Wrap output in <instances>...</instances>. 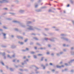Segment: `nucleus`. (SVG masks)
Masks as SVG:
<instances>
[{
  "label": "nucleus",
  "instance_id": "1",
  "mask_svg": "<svg viewBox=\"0 0 74 74\" xmlns=\"http://www.w3.org/2000/svg\"><path fill=\"white\" fill-rule=\"evenodd\" d=\"M27 27H29L27 28V30H33L34 29H36L37 28L36 27H34L33 26L29 25H27Z\"/></svg>",
  "mask_w": 74,
  "mask_h": 74
},
{
  "label": "nucleus",
  "instance_id": "2",
  "mask_svg": "<svg viewBox=\"0 0 74 74\" xmlns=\"http://www.w3.org/2000/svg\"><path fill=\"white\" fill-rule=\"evenodd\" d=\"M61 39L64 41H66L67 42H71V41L69 39L67 38H65V37L62 36L61 37Z\"/></svg>",
  "mask_w": 74,
  "mask_h": 74
},
{
  "label": "nucleus",
  "instance_id": "3",
  "mask_svg": "<svg viewBox=\"0 0 74 74\" xmlns=\"http://www.w3.org/2000/svg\"><path fill=\"white\" fill-rule=\"evenodd\" d=\"M1 34H2L4 39H6L7 38V37H6L7 34H6L4 33L3 32H2L1 34L0 33V35H1Z\"/></svg>",
  "mask_w": 74,
  "mask_h": 74
},
{
  "label": "nucleus",
  "instance_id": "4",
  "mask_svg": "<svg viewBox=\"0 0 74 74\" xmlns=\"http://www.w3.org/2000/svg\"><path fill=\"white\" fill-rule=\"evenodd\" d=\"M0 54L1 55L3 56L4 57V59H6V57L5 56V52H3V53H2L1 52H0Z\"/></svg>",
  "mask_w": 74,
  "mask_h": 74
},
{
  "label": "nucleus",
  "instance_id": "5",
  "mask_svg": "<svg viewBox=\"0 0 74 74\" xmlns=\"http://www.w3.org/2000/svg\"><path fill=\"white\" fill-rule=\"evenodd\" d=\"M19 25H20V26H21L22 27H23L24 28H25V27H26V26L23 24V23H20Z\"/></svg>",
  "mask_w": 74,
  "mask_h": 74
},
{
  "label": "nucleus",
  "instance_id": "6",
  "mask_svg": "<svg viewBox=\"0 0 74 74\" xmlns=\"http://www.w3.org/2000/svg\"><path fill=\"white\" fill-rule=\"evenodd\" d=\"M55 38H49V40L51 42H55V40H54Z\"/></svg>",
  "mask_w": 74,
  "mask_h": 74
},
{
  "label": "nucleus",
  "instance_id": "7",
  "mask_svg": "<svg viewBox=\"0 0 74 74\" xmlns=\"http://www.w3.org/2000/svg\"><path fill=\"white\" fill-rule=\"evenodd\" d=\"M18 12L21 14H23V13H24V12H25V10H20L18 11Z\"/></svg>",
  "mask_w": 74,
  "mask_h": 74
},
{
  "label": "nucleus",
  "instance_id": "8",
  "mask_svg": "<svg viewBox=\"0 0 74 74\" xmlns=\"http://www.w3.org/2000/svg\"><path fill=\"white\" fill-rule=\"evenodd\" d=\"M12 22L13 23H18V24H20V22L19 21H12Z\"/></svg>",
  "mask_w": 74,
  "mask_h": 74
},
{
  "label": "nucleus",
  "instance_id": "9",
  "mask_svg": "<svg viewBox=\"0 0 74 74\" xmlns=\"http://www.w3.org/2000/svg\"><path fill=\"white\" fill-rule=\"evenodd\" d=\"M42 10L41 9H36L35 10V11L37 12H41L42 11Z\"/></svg>",
  "mask_w": 74,
  "mask_h": 74
},
{
  "label": "nucleus",
  "instance_id": "10",
  "mask_svg": "<svg viewBox=\"0 0 74 74\" xmlns=\"http://www.w3.org/2000/svg\"><path fill=\"white\" fill-rule=\"evenodd\" d=\"M17 38H18V39H21V40H23V37L21 36H17Z\"/></svg>",
  "mask_w": 74,
  "mask_h": 74
},
{
  "label": "nucleus",
  "instance_id": "11",
  "mask_svg": "<svg viewBox=\"0 0 74 74\" xmlns=\"http://www.w3.org/2000/svg\"><path fill=\"white\" fill-rule=\"evenodd\" d=\"M16 48V46L12 45L11 46V48L12 49H14Z\"/></svg>",
  "mask_w": 74,
  "mask_h": 74
},
{
  "label": "nucleus",
  "instance_id": "12",
  "mask_svg": "<svg viewBox=\"0 0 74 74\" xmlns=\"http://www.w3.org/2000/svg\"><path fill=\"white\" fill-rule=\"evenodd\" d=\"M73 62H74V59L73 60H71L70 61H69L68 62V63H69V64H70V63H73Z\"/></svg>",
  "mask_w": 74,
  "mask_h": 74
},
{
  "label": "nucleus",
  "instance_id": "13",
  "mask_svg": "<svg viewBox=\"0 0 74 74\" xmlns=\"http://www.w3.org/2000/svg\"><path fill=\"white\" fill-rule=\"evenodd\" d=\"M41 67H43V69H45V66L43 64H41Z\"/></svg>",
  "mask_w": 74,
  "mask_h": 74
},
{
  "label": "nucleus",
  "instance_id": "14",
  "mask_svg": "<svg viewBox=\"0 0 74 74\" xmlns=\"http://www.w3.org/2000/svg\"><path fill=\"white\" fill-rule=\"evenodd\" d=\"M34 6L35 8H37L38 7V4H37V3H35L34 4Z\"/></svg>",
  "mask_w": 74,
  "mask_h": 74
},
{
  "label": "nucleus",
  "instance_id": "15",
  "mask_svg": "<svg viewBox=\"0 0 74 74\" xmlns=\"http://www.w3.org/2000/svg\"><path fill=\"white\" fill-rule=\"evenodd\" d=\"M60 36H62L63 37H66V36L67 35L64 34H60Z\"/></svg>",
  "mask_w": 74,
  "mask_h": 74
},
{
  "label": "nucleus",
  "instance_id": "16",
  "mask_svg": "<svg viewBox=\"0 0 74 74\" xmlns=\"http://www.w3.org/2000/svg\"><path fill=\"white\" fill-rule=\"evenodd\" d=\"M14 2L16 3V4H18L19 3V1L18 0H15L14 1Z\"/></svg>",
  "mask_w": 74,
  "mask_h": 74
},
{
  "label": "nucleus",
  "instance_id": "17",
  "mask_svg": "<svg viewBox=\"0 0 74 74\" xmlns=\"http://www.w3.org/2000/svg\"><path fill=\"white\" fill-rule=\"evenodd\" d=\"M18 43L20 44V45H23V44H24L23 42H21L20 41L18 42Z\"/></svg>",
  "mask_w": 74,
  "mask_h": 74
},
{
  "label": "nucleus",
  "instance_id": "18",
  "mask_svg": "<svg viewBox=\"0 0 74 74\" xmlns=\"http://www.w3.org/2000/svg\"><path fill=\"white\" fill-rule=\"evenodd\" d=\"M31 23H32V22L31 21H26V24H30Z\"/></svg>",
  "mask_w": 74,
  "mask_h": 74
},
{
  "label": "nucleus",
  "instance_id": "19",
  "mask_svg": "<svg viewBox=\"0 0 74 74\" xmlns=\"http://www.w3.org/2000/svg\"><path fill=\"white\" fill-rule=\"evenodd\" d=\"M23 71H26V72H28L29 70L27 69H25L23 70Z\"/></svg>",
  "mask_w": 74,
  "mask_h": 74
},
{
  "label": "nucleus",
  "instance_id": "20",
  "mask_svg": "<svg viewBox=\"0 0 74 74\" xmlns=\"http://www.w3.org/2000/svg\"><path fill=\"white\" fill-rule=\"evenodd\" d=\"M3 1V3H7L8 1L7 0H2Z\"/></svg>",
  "mask_w": 74,
  "mask_h": 74
},
{
  "label": "nucleus",
  "instance_id": "21",
  "mask_svg": "<svg viewBox=\"0 0 74 74\" xmlns=\"http://www.w3.org/2000/svg\"><path fill=\"white\" fill-rule=\"evenodd\" d=\"M43 55L42 54H38V56H42Z\"/></svg>",
  "mask_w": 74,
  "mask_h": 74
},
{
  "label": "nucleus",
  "instance_id": "22",
  "mask_svg": "<svg viewBox=\"0 0 74 74\" xmlns=\"http://www.w3.org/2000/svg\"><path fill=\"white\" fill-rule=\"evenodd\" d=\"M3 28L4 29H8V28L5 26H3Z\"/></svg>",
  "mask_w": 74,
  "mask_h": 74
},
{
  "label": "nucleus",
  "instance_id": "23",
  "mask_svg": "<svg viewBox=\"0 0 74 74\" xmlns=\"http://www.w3.org/2000/svg\"><path fill=\"white\" fill-rule=\"evenodd\" d=\"M7 57H8V58L10 59H11L12 58V57L10 56L9 55H8Z\"/></svg>",
  "mask_w": 74,
  "mask_h": 74
},
{
  "label": "nucleus",
  "instance_id": "24",
  "mask_svg": "<svg viewBox=\"0 0 74 74\" xmlns=\"http://www.w3.org/2000/svg\"><path fill=\"white\" fill-rule=\"evenodd\" d=\"M70 2L71 4H73L74 2H73V0H70Z\"/></svg>",
  "mask_w": 74,
  "mask_h": 74
},
{
  "label": "nucleus",
  "instance_id": "25",
  "mask_svg": "<svg viewBox=\"0 0 74 74\" xmlns=\"http://www.w3.org/2000/svg\"><path fill=\"white\" fill-rule=\"evenodd\" d=\"M35 40H38V39L36 37H35L33 38Z\"/></svg>",
  "mask_w": 74,
  "mask_h": 74
},
{
  "label": "nucleus",
  "instance_id": "26",
  "mask_svg": "<svg viewBox=\"0 0 74 74\" xmlns=\"http://www.w3.org/2000/svg\"><path fill=\"white\" fill-rule=\"evenodd\" d=\"M33 44H34V42H30V45H33Z\"/></svg>",
  "mask_w": 74,
  "mask_h": 74
},
{
  "label": "nucleus",
  "instance_id": "27",
  "mask_svg": "<svg viewBox=\"0 0 74 74\" xmlns=\"http://www.w3.org/2000/svg\"><path fill=\"white\" fill-rule=\"evenodd\" d=\"M27 7H30V6H31V4H29L27 5Z\"/></svg>",
  "mask_w": 74,
  "mask_h": 74
},
{
  "label": "nucleus",
  "instance_id": "28",
  "mask_svg": "<svg viewBox=\"0 0 74 74\" xmlns=\"http://www.w3.org/2000/svg\"><path fill=\"white\" fill-rule=\"evenodd\" d=\"M47 7L46 6H43L41 8V9H44V8H47Z\"/></svg>",
  "mask_w": 74,
  "mask_h": 74
},
{
  "label": "nucleus",
  "instance_id": "29",
  "mask_svg": "<svg viewBox=\"0 0 74 74\" xmlns=\"http://www.w3.org/2000/svg\"><path fill=\"white\" fill-rule=\"evenodd\" d=\"M10 70L11 71H14V69H13L12 68H10Z\"/></svg>",
  "mask_w": 74,
  "mask_h": 74
},
{
  "label": "nucleus",
  "instance_id": "30",
  "mask_svg": "<svg viewBox=\"0 0 74 74\" xmlns=\"http://www.w3.org/2000/svg\"><path fill=\"white\" fill-rule=\"evenodd\" d=\"M33 57L34 59H36L37 58V56L36 55H33Z\"/></svg>",
  "mask_w": 74,
  "mask_h": 74
},
{
  "label": "nucleus",
  "instance_id": "31",
  "mask_svg": "<svg viewBox=\"0 0 74 74\" xmlns=\"http://www.w3.org/2000/svg\"><path fill=\"white\" fill-rule=\"evenodd\" d=\"M14 67L16 68H18V67H19V66H18V65H16L15 64L14 65Z\"/></svg>",
  "mask_w": 74,
  "mask_h": 74
},
{
  "label": "nucleus",
  "instance_id": "32",
  "mask_svg": "<svg viewBox=\"0 0 74 74\" xmlns=\"http://www.w3.org/2000/svg\"><path fill=\"white\" fill-rule=\"evenodd\" d=\"M56 67V68H61V66H59L58 65H57Z\"/></svg>",
  "mask_w": 74,
  "mask_h": 74
},
{
  "label": "nucleus",
  "instance_id": "33",
  "mask_svg": "<svg viewBox=\"0 0 74 74\" xmlns=\"http://www.w3.org/2000/svg\"><path fill=\"white\" fill-rule=\"evenodd\" d=\"M1 64H2V65H3V66H4V63H3V62H1Z\"/></svg>",
  "mask_w": 74,
  "mask_h": 74
},
{
  "label": "nucleus",
  "instance_id": "34",
  "mask_svg": "<svg viewBox=\"0 0 74 74\" xmlns=\"http://www.w3.org/2000/svg\"><path fill=\"white\" fill-rule=\"evenodd\" d=\"M6 19L7 20H8V21H11V20H12V19H11V18H7Z\"/></svg>",
  "mask_w": 74,
  "mask_h": 74
},
{
  "label": "nucleus",
  "instance_id": "35",
  "mask_svg": "<svg viewBox=\"0 0 74 74\" xmlns=\"http://www.w3.org/2000/svg\"><path fill=\"white\" fill-rule=\"evenodd\" d=\"M44 58L43 57H42L41 58V59L40 60V61H43V60H44Z\"/></svg>",
  "mask_w": 74,
  "mask_h": 74
},
{
  "label": "nucleus",
  "instance_id": "36",
  "mask_svg": "<svg viewBox=\"0 0 74 74\" xmlns=\"http://www.w3.org/2000/svg\"><path fill=\"white\" fill-rule=\"evenodd\" d=\"M14 30L15 31H16V32H18L19 31V30L17 28H15Z\"/></svg>",
  "mask_w": 74,
  "mask_h": 74
},
{
  "label": "nucleus",
  "instance_id": "37",
  "mask_svg": "<svg viewBox=\"0 0 74 74\" xmlns=\"http://www.w3.org/2000/svg\"><path fill=\"white\" fill-rule=\"evenodd\" d=\"M71 73H74V69H72L71 71Z\"/></svg>",
  "mask_w": 74,
  "mask_h": 74
},
{
  "label": "nucleus",
  "instance_id": "38",
  "mask_svg": "<svg viewBox=\"0 0 74 74\" xmlns=\"http://www.w3.org/2000/svg\"><path fill=\"white\" fill-rule=\"evenodd\" d=\"M27 40H28V39H26L25 40H24V42H26L27 41Z\"/></svg>",
  "mask_w": 74,
  "mask_h": 74
},
{
  "label": "nucleus",
  "instance_id": "39",
  "mask_svg": "<svg viewBox=\"0 0 74 74\" xmlns=\"http://www.w3.org/2000/svg\"><path fill=\"white\" fill-rule=\"evenodd\" d=\"M9 14H12V15H15V13L11 12H10Z\"/></svg>",
  "mask_w": 74,
  "mask_h": 74
},
{
  "label": "nucleus",
  "instance_id": "40",
  "mask_svg": "<svg viewBox=\"0 0 74 74\" xmlns=\"http://www.w3.org/2000/svg\"><path fill=\"white\" fill-rule=\"evenodd\" d=\"M45 31H48L49 30V29L48 28H45Z\"/></svg>",
  "mask_w": 74,
  "mask_h": 74
},
{
  "label": "nucleus",
  "instance_id": "41",
  "mask_svg": "<svg viewBox=\"0 0 74 74\" xmlns=\"http://www.w3.org/2000/svg\"><path fill=\"white\" fill-rule=\"evenodd\" d=\"M31 54H34V53H35V52L34 51H32L31 52Z\"/></svg>",
  "mask_w": 74,
  "mask_h": 74
},
{
  "label": "nucleus",
  "instance_id": "42",
  "mask_svg": "<svg viewBox=\"0 0 74 74\" xmlns=\"http://www.w3.org/2000/svg\"><path fill=\"white\" fill-rule=\"evenodd\" d=\"M36 45H39V46H41V45L40 44L38 43H37L36 44Z\"/></svg>",
  "mask_w": 74,
  "mask_h": 74
},
{
  "label": "nucleus",
  "instance_id": "43",
  "mask_svg": "<svg viewBox=\"0 0 74 74\" xmlns=\"http://www.w3.org/2000/svg\"><path fill=\"white\" fill-rule=\"evenodd\" d=\"M45 40H46V41H48V38H45L44 39Z\"/></svg>",
  "mask_w": 74,
  "mask_h": 74
},
{
  "label": "nucleus",
  "instance_id": "44",
  "mask_svg": "<svg viewBox=\"0 0 74 74\" xmlns=\"http://www.w3.org/2000/svg\"><path fill=\"white\" fill-rule=\"evenodd\" d=\"M40 2H41V0H39L38 1V3H40Z\"/></svg>",
  "mask_w": 74,
  "mask_h": 74
},
{
  "label": "nucleus",
  "instance_id": "45",
  "mask_svg": "<svg viewBox=\"0 0 74 74\" xmlns=\"http://www.w3.org/2000/svg\"><path fill=\"white\" fill-rule=\"evenodd\" d=\"M26 51H29V49L28 48H26Z\"/></svg>",
  "mask_w": 74,
  "mask_h": 74
},
{
  "label": "nucleus",
  "instance_id": "46",
  "mask_svg": "<svg viewBox=\"0 0 74 74\" xmlns=\"http://www.w3.org/2000/svg\"><path fill=\"white\" fill-rule=\"evenodd\" d=\"M64 65L66 66H69V65H68V64L66 63L64 64Z\"/></svg>",
  "mask_w": 74,
  "mask_h": 74
},
{
  "label": "nucleus",
  "instance_id": "47",
  "mask_svg": "<svg viewBox=\"0 0 74 74\" xmlns=\"http://www.w3.org/2000/svg\"><path fill=\"white\" fill-rule=\"evenodd\" d=\"M51 56H54V54L53 53H51Z\"/></svg>",
  "mask_w": 74,
  "mask_h": 74
},
{
  "label": "nucleus",
  "instance_id": "48",
  "mask_svg": "<svg viewBox=\"0 0 74 74\" xmlns=\"http://www.w3.org/2000/svg\"><path fill=\"white\" fill-rule=\"evenodd\" d=\"M51 71H52V72H53H53H55V70L53 69L51 70Z\"/></svg>",
  "mask_w": 74,
  "mask_h": 74
},
{
  "label": "nucleus",
  "instance_id": "49",
  "mask_svg": "<svg viewBox=\"0 0 74 74\" xmlns=\"http://www.w3.org/2000/svg\"><path fill=\"white\" fill-rule=\"evenodd\" d=\"M71 50H74V47H71Z\"/></svg>",
  "mask_w": 74,
  "mask_h": 74
},
{
  "label": "nucleus",
  "instance_id": "50",
  "mask_svg": "<svg viewBox=\"0 0 74 74\" xmlns=\"http://www.w3.org/2000/svg\"><path fill=\"white\" fill-rule=\"evenodd\" d=\"M21 51L22 52H26V50H22Z\"/></svg>",
  "mask_w": 74,
  "mask_h": 74
},
{
  "label": "nucleus",
  "instance_id": "51",
  "mask_svg": "<svg viewBox=\"0 0 74 74\" xmlns=\"http://www.w3.org/2000/svg\"><path fill=\"white\" fill-rule=\"evenodd\" d=\"M57 56H60V54L58 53H57L56 54Z\"/></svg>",
  "mask_w": 74,
  "mask_h": 74
},
{
  "label": "nucleus",
  "instance_id": "52",
  "mask_svg": "<svg viewBox=\"0 0 74 74\" xmlns=\"http://www.w3.org/2000/svg\"><path fill=\"white\" fill-rule=\"evenodd\" d=\"M3 10H8V8H3Z\"/></svg>",
  "mask_w": 74,
  "mask_h": 74
},
{
  "label": "nucleus",
  "instance_id": "53",
  "mask_svg": "<svg viewBox=\"0 0 74 74\" xmlns=\"http://www.w3.org/2000/svg\"><path fill=\"white\" fill-rule=\"evenodd\" d=\"M15 54H14V55H12V58H15Z\"/></svg>",
  "mask_w": 74,
  "mask_h": 74
},
{
  "label": "nucleus",
  "instance_id": "54",
  "mask_svg": "<svg viewBox=\"0 0 74 74\" xmlns=\"http://www.w3.org/2000/svg\"><path fill=\"white\" fill-rule=\"evenodd\" d=\"M49 64L50 66H53V64H52V63H49Z\"/></svg>",
  "mask_w": 74,
  "mask_h": 74
},
{
  "label": "nucleus",
  "instance_id": "55",
  "mask_svg": "<svg viewBox=\"0 0 74 74\" xmlns=\"http://www.w3.org/2000/svg\"><path fill=\"white\" fill-rule=\"evenodd\" d=\"M52 10L51 9H49L48 11L49 12H51Z\"/></svg>",
  "mask_w": 74,
  "mask_h": 74
},
{
  "label": "nucleus",
  "instance_id": "56",
  "mask_svg": "<svg viewBox=\"0 0 74 74\" xmlns=\"http://www.w3.org/2000/svg\"><path fill=\"white\" fill-rule=\"evenodd\" d=\"M67 70H68V69H65L64 71H67Z\"/></svg>",
  "mask_w": 74,
  "mask_h": 74
},
{
  "label": "nucleus",
  "instance_id": "57",
  "mask_svg": "<svg viewBox=\"0 0 74 74\" xmlns=\"http://www.w3.org/2000/svg\"><path fill=\"white\" fill-rule=\"evenodd\" d=\"M50 54V53H49V52H47L46 53V54H47V55H49Z\"/></svg>",
  "mask_w": 74,
  "mask_h": 74
},
{
  "label": "nucleus",
  "instance_id": "58",
  "mask_svg": "<svg viewBox=\"0 0 74 74\" xmlns=\"http://www.w3.org/2000/svg\"><path fill=\"white\" fill-rule=\"evenodd\" d=\"M24 62L25 64H27V62H26V60L24 61Z\"/></svg>",
  "mask_w": 74,
  "mask_h": 74
},
{
  "label": "nucleus",
  "instance_id": "59",
  "mask_svg": "<svg viewBox=\"0 0 74 74\" xmlns=\"http://www.w3.org/2000/svg\"><path fill=\"white\" fill-rule=\"evenodd\" d=\"M66 44H63V46L64 47H66Z\"/></svg>",
  "mask_w": 74,
  "mask_h": 74
},
{
  "label": "nucleus",
  "instance_id": "60",
  "mask_svg": "<svg viewBox=\"0 0 74 74\" xmlns=\"http://www.w3.org/2000/svg\"><path fill=\"white\" fill-rule=\"evenodd\" d=\"M31 34V35H34V36H36V34H34L33 33H32Z\"/></svg>",
  "mask_w": 74,
  "mask_h": 74
},
{
  "label": "nucleus",
  "instance_id": "61",
  "mask_svg": "<svg viewBox=\"0 0 74 74\" xmlns=\"http://www.w3.org/2000/svg\"><path fill=\"white\" fill-rule=\"evenodd\" d=\"M63 51L64 52H66V49H63Z\"/></svg>",
  "mask_w": 74,
  "mask_h": 74
},
{
  "label": "nucleus",
  "instance_id": "62",
  "mask_svg": "<svg viewBox=\"0 0 74 74\" xmlns=\"http://www.w3.org/2000/svg\"><path fill=\"white\" fill-rule=\"evenodd\" d=\"M19 70H20L21 71H23V69H19Z\"/></svg>",
  "mask_w": 74,
  "mask_h": 74
},
{
  "label": "nucleus",
  "instance_id": "63",
  "mask_svg": "<svg viewBox=\"0 0 74 74\" xmlns=\"http://www.w3.org/2000/svg\"><path fill=\"white\" fill-rule=\"evenodd\" d=\"M11 37L12 38H14V36L13 35L11 36Z\"/></svg>",
  "mask_w": 74,
  "mask_h": 74
},
{
  "label": "nucleus",
  "instance_id": "64",
  "mask_svg": "<svg viewBox=\"0 0 74 74\" xmlns=\"http://www.w3.org/2000/svg\"><path fill=\"white\" fill-rule=\"evenodd\" d=\"M3 3V1L2 0V1H0V3Z\"/></svg>",
  "mask_w": 74,
  "mask_h": 74
}]
</instances>
